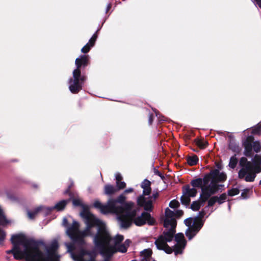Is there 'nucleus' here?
<instances>
[{"mask_svg":"<svg viewBox=\"0 0 261 261\" xmlns=\"http://www.w3.org/2000/svg\"><path fill=\"white\" fill-rule=\"evenodd\" d=\"M181 202L185 205H188L190 202V197L186 194H182L180 198Z\"/></svg>","mask_w":261,"mask_h":261,"instance_id":"nucleus-21","label":"nucleus"},{"mask_svg":"<svg viewBox=\"0 0 261 261\" xmlns=\"http://www.w3.org/2000/svg\"><path fill=\"white\" fill-rule=\"evenodd\" d=\"M227 198V196L225 194H222L220 197H218L217 202L219 204L222 203Z\"/></svg>","mask_w":261,"mask_h":261,"instance_id":"nucleus-28","label":"nucleus"},{"mask_svg":"<svg viewBox=\"0 0 261 261\" xmlns=\"http://www.w3.org/2000/svg\"><path fill=\"white\" fill-rule=\"evenodd\" d=\"M116 191V188L113 186L108 185L105 187V193L106 194H112L114 193Z\"/></svg>","mask_w":261,"mask_h":261,"instance_id":"nucleus-19","label":"nucleus"},{"mask_svg":"<svg viewBox=\"0 0 261 261\" xmlns=\"http://www.w3.org/2000/svg\"><path fill=\"white\" fill-rule=\"evenodd\" d=\"M191 184L192 186L194 188H201L202 193L200 195L203 199L202 202H205L210 196H207V195L205 194L204 191L202 190L203 188L205 186L204 182V177L203 178V180L201 178H197L191 181Z\"/></svg>","mask_w":261,"mask_h":261,"instance_id":"nucleus-13","label":"nucleus"},{"mask_svg":"<svg viewBox=\"0 0 261 261\" xmlns=\"http://www.w3.org/2000/svg\"><path fill=\"white\" fill-rule=\"evenodd\" d=\"M67 224V220L66 218H64L63 220V225L64 226H66Z\"/></svg>","mask_w":261,"mask_h":261,"instance_id":"nucleus-39","label":"nucleus"},{"mask_svg":"<svg viewBox=\"0 0 261 261\" xmlns=\"http://www.w3.org/2000/svg\"><path fill=\"white\" fill-rule=\"evenodd\" d=\"M237 158L235 156H233L230 159L229 166L231 168H234L237 164Z\"/></svg>","mask_w":261,"mask_h":261,"instance_id":"nucleus-22","label":"nucleus"},{"mask_svg":"<svg viewBox=\"0 0 261 261\" xmlns=\"http://www.w3.org/2000/svg\"><path fill=\"white\" fill-rule=\"evenodd\" d=\"M125 197L123 195H120L117 200L112 199L117 202L119 208L120 209V214L124 215L123 219L126 226H120L122 228H127L131 225L133 222L137 226H141L146 222L152 224L153 221L151 219L150 215L146 212H142L141 215H139L140 207L136 206L132 202H127L122 205L124 201Z\"/></svg>","mask_w":261,"mask_h":261,"instance_id":"nucleus-4","label":"nucleus"},{"mask_svg":"<svg viewBox=\"0 0 261 261\" xmlns=\"http://www.w3.org/2000/svg\"><path fill=\"white\" fill-rule=\"evenodd\" d=\"M184 194H186L190 197H193L196 196L197 191L194 188H190V186H187L183 189Z\"/></svg>","mask_w":261,"mask_h":261,"instance_id":"nucleus-17","label":"nucleus"},{"mask_svg":"<svg viewBox=\"0 0 261 261\" xmlns=\"http://www.w3.org/2000/svg\"><path fill=\"white\" fill-rule=\"evenodd\" d=\"M88 56L82 55L76 59L75 64L76 68L73 71V77L70 79L69 88L73 93L79 92L82 88L83 84L86 78L81 75L80 68L86 66L88 64Z\"/></svg>","mask_w":261,"mask_h":261,"instance_id":"nucleus-6","label":"nucleus"},{"mask_svg":"<svg viewBox=\"0 0 261 261\" xmlns=\"http://www.w3.org/2000/svg\"><path fill=\"white\" fill-rule=\"evenodd\" d=\"M151 118H150V119H149V122H150V123H151Z\"/></svg>","mask_w":261,"mask_h":261,"instance_id":"nucleus-44","label":"nucleus"},{"mask_svg":"<svg viewBox=\"0 0 261 261\" xmlns=\"http://www.w3.org/2000/svg\"><path fill=\"white\" fill-rule=\"evenodd\" d=\"M150 182L148 180H144L141 184V188L143 189V195L140 196L137 199L138 205L143 206L146 211L151 210L152 203L158 196V194H153L152 196H149L151 192Z\"/></svg>","mask_w":261,"mask_h":261,"instance_id":"nucleus-8","label":"nucleus"},{"mask_svg":"<svg viewBox=\"0 0 261 261\" xmlns=\"http://www.w3.org/2000/svg\"><path fill=\"white\" fill-rule=\"evenodd\" d=\"M6 233L3 230L0 229V245L2 244L6 238Z\"/></svg>","mask_w":261,"mask_h":261,"instance_id":"nucleus-24","label":"nucleus"},{"mask_svg":"<svg viewBox=\"0 0 261 261\" xmlns=\"http://www.w3.org/2000/svg\"><path fill=\"white\" fill-rule=\"evenodd\" d=\"M202 197L200 196L199 200L194 201L191 205L192 210L193 211H198L200 206L203 205L205 203V202H202Z\"/></svg>","mask_w":261,"mask_h":261,"instance_id":"nucleus-18","label":"nucleus"},{"mask_svg":"<svg viewBox=\"0 0 261 261\" xmlns=\"http://www.w3.org/2000/svg\"><path fill=\"white\" fill-rule=\"evenodd\" d=\"M38 214H40L43 216H47L49 214V207L40 205L32 211L27 210L28 216L31 220L34 219Z\"/></svg>","mask_w":261,"mask_h":261,"instance_id":"nucleus-12","label":"nucleus"},{"mask_svg":"<svg viewBox=\"0 0 261 261\" xmlns=\"http://www.w3.org/2000/svg\"><path fill=\"white\" fill-rule=\"evenodd\" d=\"M0 209L1 210L2 215L5 219V221L4 222H3L2 224H0V225L4 226V225L7 224L8 223H9V222L8 221V220L6 219V217L5 216L3 211V210L2 209L1 206H0Z\"/></svg>","mask_w":261,"mask_h":261,"instance_id":"nucleus-35","label":"nucleus"},{"mask_svg":"<svg viewBox=\"0 0 261 261\" xmlns=\"http://www.w3.org/2000/svg\"><path fill=\"white\" fill-rule=\"evenodd\" d=\"M204 215V213H203V212H201L200 213V217H203Z\"/></svg>","mask_w":261,"mask_h":261,"instance_id":"nucleus-43","label":"nucleus"},{"mask_svg":"<svg viewBox=\"0 0 261 261\" xmlns=\"http://www.w3.org/2000/svg\"><path fill=\"white\" fill-rule=\"evenodd\" d=\"M142 255L145 257H149L151 255L152 251L150 249H145L141 252Z\"/></svg>","mask_w":261,"mask_h":261,"instance_id":"nucleus-27","label":"nucleus"},{"mask_svg":"<svg viewBox=\"0 0 261 261\" xmlns=\"http://www.w3.org/2000/svg\"><path fill=\"white\" fill-rule=\"evenodd\" d=\"M198 159L195 155L189 157L188 159V163L189 164V165H190L191 166H193L194 165H196L197 164V163L198 162Z\"/></svg>","mask_w":261,"mask_h":261,"instance_id":"nucleus-20","label":"nucleus"},{"mask_svg":"<svg viewBox=\"0 0 261 261\" xmlns=\"http://www.w3.org/2000/svg\"><path fill=\"white\" fill-rule=\"evenodd\" d=\"M117 186L119 189H123L125 187L126 184L124 182L120 181L116 182Z\"/></svg>","mask_w":261,"mask_h":261,"instance_id":"nucleus-31","label":"nucleus"},{"mask_svg":"<svg viewBox=\"0 0 261 261\" xmlns=\"http://www.w3.org/2000/svg\"><path fill=\"white\" fill-rule=\"evenodd\" d=\"M182 214L183 212L181 210H176L174 212L169 208L166 209L165 218L164 221L166 230L155 242L158 249L163 250L168 254L171 253L173 251L175 255L182 253L183 250L186 245V241L183 233H178L175 236L176 244L173 248L167 244V242H169L173 240L175 233V229L176 225L175 218L180 217Z\"/></svg>","mask_w":261,"mask_h":261,"instance_id":"nucleus-2","label":"nucleus"},{"mask_svg":"<svg viewBox=\"0 0 261 261\" xmlns=\"http://www.w3.org/2000/svg\"><path fill=\"white\" fill-rule=\"evenodd\" d=\"M244 147V154L246 156L251 157L253 155L252 149L258 153L261 151V144L258 141H254V138L248 136L243 143Z\"/></svg>","mask_w":261,"mask_h":261,"instance_id":"nucleus-10","label":"nucleus"},{"mask_svg":"<svg viewBox=\"0 0 261 261\" xmlns=\"http://www.w3.org/2000/svg\"><path fill=\"white\" fill-rule=\"evenodd\" d=\"M218 197L214 196L210 198L208 202V205L210 206H213L216 202H217Z\"/></svg>","mask_w":261,"mask_h":261,"instance_id":"nucleus-26","label":"nucleus"},{"mask_svg":"<svg viewBox=\"0 0 261 261\" xmlns=\"http://www.w3.org/2000/svg\"><path fill=\"white\" fill-rule=\"evenodd\" d=\"M259 184L261 185V180L259 181Z\"/></svg>","mask_w":261,"mask_h":261,"instance_id":"nucleus-45","label":"nucleus"},{"mask_svg":"<svg viewBox=\"0 0 261 261\" xmlns=\"http://www.w3.org/2000/svg\"><path fill=\"white\" fill-rule=\"evenodd\" d=\"M133 192V188H129L125 190L124 193L127 194L128 193H131Z\"/></svg>","mask_w":261,"mask_h":261,"instance_id":"nucleus-38","label":"nucleus"},{"mask_svg":"<svg viewBox=\"0 0 261 261\" xmlns=\"http://www.w3.org/2000/svg\"><path fill=\"white\" fill-rule=\"evenodd\" d=\"M249 190L248 189H245L244 190L242 194H241V196L243 198H247L248 197V193H249Z\"/></svg>","mask_w":261,"mask_h":261,"instance_id":"nucleus-33","label":"nucleus"},{"mask_svg":"<svg viewBox=\"0 0 261 261\" xmlns=\"http://www.w3.org/2000/svg\"><path fill=\"white\" fill-rule=\"evenodd\" d=\"M59 247L57 240H53L50 244V261H59V256L56 250Z\"/></svg>","mask_w":261,"mask_h":261,"instance_id":"nucleus-14","label":"nucleus"},{"mask_svg":"<svg viewBox=\"0 0 261 261\" xmlns=\"http://www.w3.org/2000/svg\"><path fill=\"white\" fill-rule=\"evenodd\" d=\"M256 4H257V5L260 7L261 8V0H254Z\"/></svg>","mask_w":261,"mask_h":261,"instance_id":"nucleus-40","label":"nucleus"},{"mask_svg":"<svg viewBox=\"0 0 261 261\" xmlns=\"http://www.w3.org/2000/svg\"><path fill=\"white\" fill-rule=\"evenodd\" d=\"M196 145L200 148H204L206 147L207 143L206 141L202 140H196L195 141Z\"/></svg>","mask_w":261,"mask_h":261,"instance_id":"nucleus-23","label":"nucleus"},{"mask_svg":"<svg viewBox=\"0 0 261 261\" xmlns=\"http://www.w3.org/2000/svg\"><path fill=\"white\" fill-rule=\"evenodd\" d=\"M239 165L241 167L239 172V178L245 177L246 181H253L256 174L261 172V155H255L252 163L248 161L246 158L242 157L240 160Z\"/></svg>","mask_w":261,"mask_h":261,"instance_id":"nucleus-5","label":"nucleus"},{"mask_svg":"<svg viewBox=\"0 0 261 261\" xmlns=\"http://www.w3.org/2000/svg\"><path fill=\"white\" fill-rule=\"evenodd\" d=\"M67 201L62 200L57 203L54 206L50 207V213L53 211H60L63 210L67 204Z\"/></svg>","mask_w":261,"mask_h":261,"instance_id":"nucleus-16","label":"nucleus"},{"mask_svg":"<svg viewBox=\"0 0 261 261\" xmlns=\"http://www.w3.org/2000/svg\"><path fill=\"white\" fill-rule=\"evenodd\" d=\"M111 7V5L109 4L107 8V11H108L110 9Z\"/></svg>","mask_w":261,"mask_h":261,"instance_id":"nucleus-41","label":"nucleus"},{"mask_svg":"<svg viewBox=\"0 0 261 261\" xmlns=\"http://www.w3.org/2000/svg\"><path fill=\"white\" fill-rule=\"evenodd\" d=\"M97 39V35L94 34L87 43L81 49V51L83 53H88L90 48L94 46L95 42Z\"/></svg>","mask_w":261,"mask_h":261,"instance_id":"nucleus-15","label":"nucleus"},{"mask_svg":"<svg viewBox=\"0 0 261 261\" xmlns=\"http://www.w3.org/2000/svg\"><path fill=\"white\" fill-rule=\"evenodd\" d=\"M179 202L175 200H172L169 203V206L171 208H177L179 206Z\"/></svg>","mask_w":261,"mask_h":261,"instance_id":"nucleus-29","label":"nucleus"},{"mask_svg":"<svg viewBox=\"0 0 261 261\" xmlns=\"http://www.w3.org/2000/svg\"><path fill=\"white\" fill-rule=\"evenodd\" d=\"M81 216L84 219L86 228L80 230L79 223L73 220L72 224L67 227L66 230L67 234L74 243L80 245L79 249L76 250L74 244H65L67 251L71 253V257L75 261H96L91 253L83 248L85 243L84 238L88 236H93L95 247L104 256L109 257L117 251L124 253L127 251L130 243L128 240L121 243L124 238L120 234L112 238L103 222L88 210H84L81 213Z\"/></svg>","mask_w":261,"mask_h":261,"instance_id":"nucleus-1","label":"nucleus"},{"mask_svg":"<svg viewBox=\"0 0 261 261\" xmlns=\"http://www.w3.org/2000/svg\"><path fill=\"white\" fill-rule=\"evenodd\" d=\"M72 203L74 206H80L82 204V201L80 198H76L72 200Z\"/></svg>","mask_w":261,"mask_h":261,"instance_id":"nucleus-30","label":"nucleus"},{"mask_svg":"<svg viewBox=\"0 0 261 261\" xmlns=\"http://www.w3.org/2000/svg\"><path fill=\"white\" fill-rule=\"evenodd\" d=\"M226 179V174L220 173L218 170H213L208 175L204 176V182L205 186L203 188V191L207 196L212 195L218 191L221 185H219L218 182L222 181Z\"/></svg>","mask_w":261,"mask_h":261,"instance_id":"nucleus-7","label":"nucleus"},{"mask_svg":"<svg viewBox=\"0 0 261 261\" xmlns=\"http://www.w3.org/2000/svg\"><path fill=\"white\" fill-rule=\"evenodd\" d=\"M93 206L100 210L103 214H108L110 213H114L117 215V218L120 226H126V223H124L123 217L124 215L120 214V209L117 204V202L112 200H109L106 205L102 204L99 201L96 200L94 202Z\"/></svg>","mask_w":261,"mask_h":261,"instance_id":"nucleus-9","label":"nucleus"},{"mask_svg":"<svg viewBox=\"0 0 261 261\" xmlns=\"http://www.w3.org/2000/svg\"><path fill=\"white\" fill-rule=\"evenodd\" d=\"M5 221V219L2 215L1 210L0 209V224H2Z\"/></svg>","mask_w":261,"mask_h":261,"instance_id":"nucleus-37","label":"nucleus"},{"mask_svg":"<svg viewBox=\"0 0 261 261\" xmlns=\"http://www.w3.org/2000/svg\"><path fill=\"white\" fill-rule=\"evenodd\" d=\"M253 134H259L261 133V126H258L252 130Z\"/></svg>","mask_w":261,"mask_h":261,"instance_id":"nucleus-34","label":"nucleus"},{"mask_svg":"<svg viewBox=\"0 0 261 261\" xmlns=\"http://www.w3.org/2000/svg\"><path fill=\"white\" fill-rule=\"evenodd\" d=\"M8 198L12 201H15L17 200V198L12 194H10L9 193H7Z\"/></svg>","mask_w":261,"mask_h":261,"instance_id":"nucleus-32","label":"nucleus"},{"mask_svg":"<svg viewBox=\"0 0 261 261\" xmlns=\"http://www.w3.org/2000/svg\"><path fill=\"white\" fill-rule=\"evenodd\" d=\"M12 249L7 254L12 253L16 259L25 258L27 261H49V247L46 246V253L39 249V243L33 239H25L20 234H13L11 238Z\"/></svg>","mask_w":261,"mask_h":261,"instance_id":"nucleus-3","label":"nucleus"},{"mask_svg":"<svg viewBox=\"0 0 261 261\" xmlns=\"http://www.w3.org/2000/svg\"><path fill=\"white\" fill-rule=\"evenodd\" d=\"M185 223L188 227L186 231V234L189 240L192 239L196 235L203 225L201 222H197L192 224V218L185 220Z\"/></svg>","mask_w":261,"mask_h":261,"instance_id":"nucleus-11","label":"nucleus"},{"mask_svg":"<svg viewBox=\"0 0 261 261\" xmlns=\"http://www.w3.org/2000/svg\"><path fill=\"white\" fill-rule=\"evenodd\" d=\"M229 195L233 196L239 193V190L237 188H232L228 192Z\"/></svg>","mask_w":261,"mask_h":261,"instance_id":"nucleus-25","label":"nucleus"},{"mask_svg":"<svg viewBox=\"0 0 261 261\" xmlns=\"http://www.w3.org/2000/svg\"><path fill=\"white\" fill-rule=\"evenodd\" d=\"M115 178H116V182H119L120 181H121V180L122 179V176L119 173H117L115 174Z\"/></svg>","mask_w":261,"mask_h":261,"instance_id":"nucleus-36","label":"nucleus"},{"mask_svg":"<svg viewBox=\"0 0 261 261\" xmlns=\"http://www.w3.org/2000/svg\"><path fill=\"white\" fill-rule=\"evenodd\" d=\"M32 187L33 188H38V185L37 184H33L32 185Z\"/></svg>","mask_w":261,"mask_h":261,"instance_id":"nucleus-42","label":"nucleus"}]
</instances>
